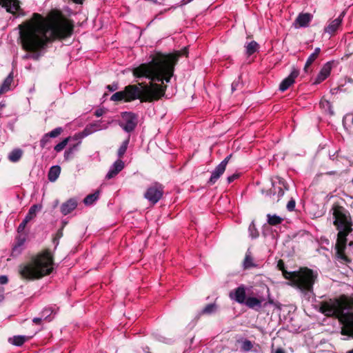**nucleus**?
Masks as SVG:
<instances>
[{"label": "nucleus", "mask_w": 353, "mask_h": 353, "mask_svg": "<svg viewBox=\"0 0 353 353\" xmlns=\"http://www.w3.org/2000/svg\"><path fill=\"white\" fill-rule=\"evenodd\" d=\"M8 282V276L6 275H1L0 276V284L4 285L6 284Z\"/></svg>", "instance_id": "3c124183"}, {"label": "nucleus", "mask_w": 353, "mask_h": 353, "mask_svg": "<svg viewBox=\"0 0 353 353\" xmlns=\"http://www.w3.org/2000/svg\"><path fill=\"white\" fill-rule=\"evenodd\" d=\"M332 211L333 224L338 231L335 244V256L339 262L348 263L351 260L347 257L345 250L347 236L352 232V219L350 212L342 206L333 205Z\"/></svg>", "instance_id": "7ed1b4c3"}, {"label": "nucleus", "mask_w": 353, "mask_h": 353, "mask_svg": "<svg viewBox=\"0 0 353 353\" xmlns=\"http://www.w3.org/2000/svg\"><path fill=\"white\" fill-rule=\"evenodd\" d=\"M180 53L176 54L161 55L148 63H142L132 70L136 78H147L152 81L168 83L173 75L174 67L178 61Z\"/></svg>", "instance_id": "f03ea898"}, {"label": "nucleus", "mask_w": 353, "mask_h": 353, "mask_svg": "<svg viewBox=\"0 0 353 353\" xmlns=\"http://www.w3.org/2000/svg\"><path fill=\"white\" fill-rule=\"evenodd\" d=\"M258 46V43L254 41L248 43L245 46L246 54H248V55H252L257 50Z\"/></svg>", "instance_id": "c756f323"}, {"label": "nucleus", "mask_w": 353, "mask_h": 353, "mask_svg": "<svg viewBox=\"0 0 353 353\" xmlns=\"http://www.w3.org/2000/svg\"><path fill=\"white\" fill-rule=\"evenodd\" d=\"M91 128V126L87 125L82 132L77 133V137H79V138H84L94 133V130H92Z\"/></svg>", "instance_id": "f704fd0d"}, {"label": "nucleus", "mask_w": 353, "mask_h": 353, "mask_svg": "<svg viewBox=\"0 0 353 353\" xmlns=\"http://www.w3.org/2000/svg\"><path fill=\"white\" fill-rule=\"evenodd\" d=\"M0 4L6 9L8 12L17 16H24L25 12L21 8L20 1L19 0H0Z\"/></svg>", "instance_id": "9d476101"}, {"label": "nucleus", "mask_w": 353, "mask_h": 353, "mask_svg": "<svg viewBox=\"0 0 353 353\" xmlns=\"http://www.w3.org/2000/svg\"><path fill=\"white\" fill-rule=\"evenodd\" d=\"M24 241V239H19L17 240V243L12 248V255L14 254V253L19 254L21 252V247L23 245Z\"/></svg>", "instance_id": "2f4dec72"}, {"label": "nucleus", "mask_w": 353, "mask_h": 353, "mask_svg": "<svg viewBox=\"0 0 353 353\" xmlns=\"http://www.w3.org/2000/svg\"><path fill=\"white\" fill-rule=\"evenodd\" d=\"M263 298L258 299L256 297L249 296L244 303L249 308L259 311L262 307V302Z\"/></svg>", "instance_id": "6ab92c4d"}, {"label": "nucleus", "mask_w": 353, "mask_h": 353, "mask_svg": "<svg viewBox=\"0 0 353 353\" xmlns=\"http://www.w3.org/2000/svg\"><path fill=\"white\" fill-rule=\"evenodd\" d=\"M117 88H118L117 84H112V85H107V89L111 92H113V91L117 90Z\"/></svg>", "instance_id": "5fc2aeb1"}, {"label": "nucleus", "mask_w": 353, "mask_h": 353, "mask_svg": "<svg viewBox=\"0 0 353 353\" xmlns=\"http://www.w3.org/2000/svg\"><path fill=\"white\" fill-rule=\"evenodd\" d=\"M110 100L113 101H125L124 92H123V90L115 92L114 94H113L111 96Z\"/></svg>", "instance_id": "e433bc0d"}, {"label": "nucleus", "mask_w": 353, "mask_h": 353, "mask_svg": "<svg viewBox=\"0 0 353 353\" xmlns=\"http://www.w3.org/2000/svg\"><path fill=\"white\" fill-rule=\"evenodd\" d=\"M317 59V57L312 53L307 58L305 66H304V72L307 73L309 72V67L312 64V63Z\"/></svg>", "instance_id": "473e14b6"}, {"label": "nucleus", "mask_w": 353, "mask_h": 353, "mask_svg": "<svg viewBox=\"0 0 353 353\" xmlns=\"http://www.w3.org/2000/svg\"><path fill=\"white\" fill-rule=\"evenodd\" d=\"M232 157V154L227 156L220 163L219 165H223V168H226V166Z\"/></svg>", "instance_id": "8fccbe9b"}, {"label": "nucleus", "mask_w": 353, "mask_h": 353, "mask_svg": "<svg viewBox=\"0 0 353 353\" xmlns=\"http://www.w3.org/2000/svg\"><path fill=\"white\" fill-rule=\"evenodd\" d=\"M28 337L22 335L14 336L12 338L8 339L10 343L15 346H21L27 340Z\"/></svg>", "instance_id": "b1692460"}, {"label": "nucleus", "mask_w": 353, "mask_h": 353, "mask_svg": "<svg viewBox=\"0 0 353 353\" xmlns=\"http://www.w3.org/2000/svg\"><path fill=\"white\" fill-rule=\"evenodd\" d=\"M321 310L326 316L339 318L343 324L341 334L353 339V299L331 300L323 303Z\"/></svg>", "instance_id": "20e7f679"}, {"label": "nucleus", "mask_w": 353, "mask_h": 353, "mask_svg": "<svg viewBox=\"0 0 353 353\" xmlns=\"http://www.w3.org/2000/svg\"><path fill=\"white\" fill-rule=\"evenodd\" d=\"M77 134H74L72 137H70V139L78 140L79 141H81V140L83 138H79V137H77Z\"/></svg>", "instance_id": "680f3d73"}, {"label": "nucleus", "mask_w": 353, "mask_h": 353, "mask_svg": "<svg viewBox=\"0 0 353 353\" xmlns=\"http://www.w3.org/2000/svg\"><path fill=\"white\" fill-rule=\"evenodd\" d=\"M4 289L3 288H0V303L4 300Z\"/></svg>", "instance_id": "4d7b16f0"}, {"label": "nucleus", "mask_w": 353, "mask_h": 353, "mask_svg": "<svg viewBox=\"0 0 353 353\" xmlns=\"http://www.w3.org/2000/svg\"><path fill=\"white\" fill-rule=\"evenodd\" d=\"M23 155L22 150L19 148H15L12 150L8 154V159L10 161L16 163L18 162Z\"/></svg>", "instance_id": "5701e85b"}, {"label": "nucleus", "mask_w": 353, "mask_h": 353, "mask_svg": "<svg viewBox=\"0 0 353 353\" xmlns=\"http://www.w3.org/2000/svg\"><path fill=\"white\" fill-rule=\"evenodd\" d=\"M81 141H79L77 143L74 144L73 145H70L68 150L71 154H74V153L78 150L79 145L81 144Z\"/></svg>", "instance_id": "49530a36"}, {"label": "nucleus", "mask_w": 353, "mask_h": 353, "mask_svg": "<svg viewBox=\"0 0 353 353\" xmlns=\"http://www.w3.org/2000/svg\"><path fill=\"white\" fill-rule=\"evenodd\" d=\"M320 52H321L320 48H316L314 49V51L312 52V54L316 55L318 57L319 55Z\"/></svg>", "instance_id": "bf43d9fd"}, {"label": "nucleus", "mask_w": 353, "mask_h": 353, "mask_svg": "<svg viewBox=\"0 0 353 353\" xmlns=\"http://www.w3.org/2000/svg\"><path fill=\"white\" fill-rule=\"evenodd\" d=\"M345 12H343L335 19L331 21L327 26L324 28V32L330 35L334 34L341 27Z\"/></svg>", "instance_id": "ddd939ff"}, {"label": "nucleus", "mask_w": 353, "mask_h": 353, "mask_svg": "<svg viewBox=\"0 0 353 353\" xmlns=\"http://www.w3.org/2000/svg\"><path fill=\"white\" fill-rule=\"evenodd\" d=\"M121 119L119 126L126 132L134 131L137 125V115L132 112H123L121 113Z\"/></svg>", "instance_id": "6e6552de"}, {"label": "nucleus", "mask_w": 353, "mask_h": 353, "mask_svg": "<svg viewBox=\"0 0 353 353\" xmlns=\"http://www.w3.org/2000/svg\"><path fill=\"white\" fill-rule=\"evenodd\" d=\"M88 125L92 127L91 129L92 130H94V132H95L97 131H99V130H103V129H106L107 128V125H106L102 124L99 121L95 122V123H90Z\"/></svg>", "instance_id": "58836bf2"}, {"label": "nucleus", "mask_w": 353, "mask_h": 353, "mask_svg": "<svg viewBox=\"0 0 353 353\" xmlns=\"http://www.w3.org/2000/svg\"><path fill=\"white\" fill-rule=\"evenodd\" d=\"M125 164L121 159H117L110 168L106 174V179H110L117 176L123 168Z\"/></svg>", "instance_id": "dca6fc26"}, {"label": "nucleus", "mask_w": 353, "mask_h": 353, "mask_svg": "<svg viewBox=\"0 0 353 353\" xmlns=\"http://www.w3.org/2000/svg\"><path fill=\"white\" fill-rule=\"evenodd\" d=\"M186 53H187V50L184 49V54H186Z\"/></svg>", "instance_id": "774afa93"}, {"label": "nucleus", "mask_w": 353, "mask_h": 353, "mask_svg": "<svg viewBox=\"0 0 353 353\" xmlns=\"http://www.w3.org/2000/svg\"><path fill=\"white\" fill-rule=\"evenodd\" d=\"M91 128V126L87 125L82 132L77 133V137H79V138H84L94 133V130H92Z\"/></svg>", "instance_id": "c9c22d12"}, {"label": "nucleus", "mask_w": 353, "mask_h": 353, "mask_svg": "<svg viewBox=\"0 0 353 353\" xmlns=\"http://www.w3.org/2000/svg\"><path fill=\"white\" fill-rule=\"evenodd\" d=\"M268 218V223L271 225H277L280 223H281L283 219L280 217L279 216H277L276 214H268L267 215Z\"/></svg>", "instance_id": "cd10ccee"}, {"label": "nucleus", "mask_w": 353, "mask_h": 353, "mask_svg": "<svg viewBox=\"0 0 353 353\" xmlns=\"http://www.w3.org/2000/svg\"><path fill=\"white\" fill-rule=\"evenodd\" d=\"M252 347H253V345L250 341H249L248 339H245L242 341L241 346V350L245 351V352H248V351H250L252 349Z\"/></svg>", "instance_id": "4c0bfd02"}, {"label": "nucleus", "mask_w": 353, "mask_h": 353, "mask_svg": "<svg viewBox=\"0 0 353 353\" xmlns=\"http://www.w3.org/2000/svg\"><path fill=\"white\" fill-rule=\"evenodd\" d=\"M29 221L28 220H26V219H24L22 222L19 224V225L18 226V228H17V232L19 233H21L22 232L24 229L26 228V226L27 225V223H28Z\"/></svg>", "instance_id": "c03bdc74"}, {"label": "nucleus", "mask_w": 353, "mask_h": 353, "mask_svg": "<svg viewBox=\"0 0 353 353\" xmlns=\"http://www.w3.org/2000/svg\"><path fill=\"white\" fill-rule=\"evenodd\" d=\"M243 265L245 269L256 266V265L253 263V259L251 256V252H250V250H248L245 254Z\"/></svg>", "instance_id": "c85d7f7f"}, {"label": "nucleus", "mask_w": 353, "mask_h": 353, "mask_svg": "<svg viewBox=\"0 0 353 353\" xmlns=\"http://www.w3.org/2000/svg\"><path fill=\"white\" fill-rule=\"evenodd\" d=\"M225 168H223V165H218L214 170L212 172L210 178L208 181V184L210 185H214L221 176L224 173Z\"/></svg>", "instance_id": "aec40b11"}, {"label": "nucleus", "mask_w": 353, "mask_h": 353, "mask_svg": "<svg viewBox=\"0 0 353 353\" xmlns=\"http://www.w3.org/2000/svg\"><path fill=\"white\" fill-rule=\"evenodd\" d=\"M130 136L128 135L127 139L123 141L121 145L118 149L117 156L119 157V158L123 157V156L125 154L130 142Z\"/></svg>", "instance_id": "bb28decb"}, {"label": "nucleus", "mask_w": 353, "mask_h": 353, "mask_svg": "<svg viewBox=\"0 0 353 353\" xmlns=\"http://www.w3.org/2000/svg\"><path fill=\"white\" fill-rule=\"evenodd\" d=\"M74 3L81 4L83 3V0H72Z\"/></svg>", "instance_id": "0e129e2a"}, {"label": "nucleus", "mask_w": 353, "mask_h": 353, "mask_svg": "<svg viewBox=\"0 0 353 353\" xmlns=\"http://www.w3.org/2000/svg\"><path fill=\"white\" fill-rule=\"evenodd\" d=\"M271 185L272 186V188L268 190H262V194H265L266 196H274L276 194H277L276 196V200L279 201V199L283 196L284 194V189H287L284 181L279 179V184L276 185L274 181H272Z\"/></svg>", "instance_id": "9b49d317"}, {"label": "nucleus", "mask_w": 353, "mask_h": 353, "mask_svg": "<svg viewBox=\"0 0 353 353\" xmlns=\"http://www.w3.org/2000/svg\"><path fill=\"white\" fill-rule=\"evenodd\" d=\"M245 289L243 285L238 287L234 292L230 293V297L239 303H244L245 302Z\"/></svg>", "instance_id": "f3484780"}, {"label": "nucleus", "mask_w": 353, "mask_h": 353, "mask_svg": "<svg viewBox=\"0 0 353 353\" xmlns=\"http://www.w3.org/2000/svg\"><path fill=\"white\" fill-rule=\"evenodd\" d=\"M280 270L283 271L286 279L290 278L294 287L303 294L304 299L310 301L314 295L313 285L316 279V274L310 269H301L299 272H288L284 270L285 264L280 260L277 265Z\"/></svg>", "instance_id": "0eeeda50"}, {"label": "nucleus", "mask_w": 353, "mask_h": 353, "mask_svg": "<svg viewBox=\"0 0 353 353\" xmlns=\"http://www.w3.org/2000/svg\"><path fill=\"white\" fill-rule=\"evenodd\" d=\"M296 202L293 199H292L290 201H288L286 208L288 211L292 212L294 210Z\"/></svg>", "instance_id": "37998d69"}, {"label": "nucleus", "mask_w": 353, "mask_h": 353, "mask_svg": "<svg viewBox=\"0 0 353 353\" xmlns=\"http://www.w3.org/2000/svg\"><path fill=\"white\" fill-rule=\"evenodd\" d=\"M72 157H73V155L71 154L68 150H66L65 151V152H64V158L66 160H68V159H71Z\"/></svg>", "instance_id": "6e6d98bb"}, {"label": "nucleus", "mask_w": 353, "mask_h": 353, "mask_svg": "<svg viewBox=\"0 0 353 353\" xmlns=\"http://www.w3.org/2000/svg\"><path fill=\"white\" fill-rule=\"evenodd\" d=\"M73 27V23L60 12L50 21L34 13L31 20L19 26L23 47L30 52L23 56V59L38 60L41 56L39 50L44 48L49 41L70 37Z\"/></svg>", "instance_id": "f257e3e1"}, {"label": "nucleus", "mask_w": 353, "mask_h": 353, "mask_svg": "<svg viewBox=\"0 0 353 353\" xmlns=\"http://www.w3.org/2000/svg\"><path fill=\"white\" fill-rule=\"evenodd\" d=\"M63 236V228H61V229H59L57 234H56V236L54 239V243H55L56 241H59V239H61V237ZM57 244H58V242L57 243Z\"/></svg>", "instance_id": "de8ad7c7"}, {"label": "nucleus", "mask_w": 353, "mask_h": 353, "mask_svg": "<svg viewBox=\"0 0 353 353\" xmlns=\"http://www.w3.org/2000/svg\"><path fill=\"white\" fill-rule=\"evenodd\" d=\"M346 353H353V349L351 350L347 351Z\"/></svg>", "instance_id": "338daca9"}, {"label": "nucleus", "mask_w": 353, "mask_h": 353, "mask_svg": "<svg viewBox=\"0 0 353 353\" xmlns=\"http://www.w3.org/2000/svg\"><path fill=\"white\" fill-rule=\"evenodd\" d=\"M299 71L294 68L290 75L284 79L279 85V90L284 92L288 90L294 83L295 79L299 76Z\"/></svg>", "instance_id": "4468645a"}, {"label": "nucleus", "mask_w": 353, "mask_h": 353, "mask_svg": "<svg viewBox=\"0 0 353 353\" xmlns=\"http://www.w3.org/2000/svg\"><path fill=\"white\" fill-rule=\"evenodd\" d=\"M321 104L323 107H325V105H327V106L329 108V109H330V108H331V105H330V102H329V101H321Z\"/></svg>", "instance_id": "13d9d810"}, {"label": "nucleus", "mask_w": 353, "mask_h": 353, "mask_svg": "<svg viewBox=\"0 0 353 353\" xmlns=\"http://www.w3.org/2000/svg\"><path fill=\"white\" fill-rule=\"evenodd\" d=\"M348 245H349L350 248V247H353V241L350 242Z\"/></svg>", "instance_id": "69168bd1"}, {"label": "nucleus", "mask_w": 353, "mask_h": 353, "mask_svg": "<svg viewBox=\"0 0 353 353\" xmlns=\"http://www.w3.org/2000/svg\"><path fill=\"white\" fill-rule=\"evenodd\" d=\"M99 196V191H96L93 194H88L83 199V203L86 205H90L94 203V201H96Z\"/></svg>", "instance_id": "a878e982"}, {"label": "nucleus", "mask_w": 353, "mask_h": 353, "mask_svg": "<svg viewBox=\"0 0 353 353\" xmlns=\"http://www.w3.org/2000/svg\"><path fill=\"white\" fill-rule=\"evenodd\" d=\"M61 173V168L59 165H53L50 168L48 174V180L54 182Z\"/></svg>", "instance_id": "4be33fe9"}, {"label": "nucleus", "mask_w": 353, "mask_h": 353, "mask_svg": "<svg viewBox=\"0 0 353 353\" xmlns=\"http://www.w3.org/2000/svg\"><path fill=\"white\" fill-rule=\"evenodd\" d=\"M43 317L44 319H47L48 316H46L44 314H43L42 317H35V318H34L32 321H33V323H34L36 324H40L41 321H42Z\"/></svg>", "instance_id": "603ef678"}, {"label": "nucleus", "mask_w": 353, "mask_h": 353, "mask_svg": "<svg viewBox=\"0 0 353 353\" xmlns=\"http://www.w3.org/2000/svg\"><path fill=\"white\" fill-rule=\"evenodd\" d=\"M332 66V63L330 61L325 63L318 74L314 83L319 84L326 79L330 74Z\"/></svg>", "instance_id": "2eb2a0df"}, {"label": "nucleus", "mask_w": 353, "mask_h": 353, "mask_svg": "<svg viewBox=\"0 0 353 353\" xmlns=\"http://www.w3.org/2000/svg\"><path fill=\"white\" fill-rule=\"evenodd\" d=\"M248 231L250 232V236L252 239H255V238L258 237L259 232H258L256 228H255V225L253 221L249 225Z\"/></svg>", "instance_id": "ea45409f"}, {"label": "nucleus", "mask_w": 353, "mask_h": 353, "mask_svg": "<svg viewBox=\"0 0 353 353\" xmlns=\"http://www.w3.org/2000/svg\"><path fill=\"white\" fill-rule=\"evenodd\" d=\"M103 114V111L101 110H97L96 112H95V115L97 117H99L101 116H102Z\"/></svg>", "instance_id": "052dcab7"}, {"label": "nucleus", "mask_w": 353, "mask_h": 353, "mask_svg": "<svg viewBox=\"0 0 353 353\" xmlns=\"http://www.w3.org/2000/svg\"><path fill=\"white\" fill-rule=\"evenodd\" d=\"M163 194V187L158 183H155L148 187L144 193V198L151 204L154 205L159 202Z\"/></svg>", "instance_id": "1a4fd4ad"}, {"label": "nucleus", "mask_w": 353, "mask_h": 353, "mask_svg": "<svg viewBox=\"0 0 353 353\" xmlns=\"http://www.w3.org/2000/svg\"><path fill=\"white\" fill-rule=\"evenodd\" d=\"M41 209V205H40L35 204V205H32L30 208L29 211L24 219H26L28 221H30L32 219H33L36 216L37 212L38 211H39Z\"/></svg>", "instance_id": "393cba45"}, {"label": "nucleus", "mask_w": 353, "mask_h": 353, "mask_svg": "<svg viewBox=\"0 0 353 353\" xmlns=\"http://www.w3.org/2000/svg\"><path fill=\"white\" fill-rule=\"evenodd\" d=\"M81 141H79L77 143L74 144L73 145H70L68 150L71 154H74V153L78 150L79 145L81 144Z\"/></svg>", "instance_id": "a18cd8bd"}, {"label": "nucleus", "mask_w": 353, "mask_h": 353, "mask_svg": "<svg viewBox=\"0 0 353 353\" xmlns=\"http://www.w3.org/2000/svg\"><path fill=\"white\" fill-rule=\"evenodd\" d=\"M70 140V137L64 139L63 141H61L60 143H59L54 146V150L57 152H59L61 150H63Z\"/></svg>", "instance_id": "72a5a7b5"}, {"label": "nucleus", "mask_w": 353, "mask_h": 353, "mask_svg": "<svg viewBox=\"0 0 353 353\" xmlns=\"http://www.w3.org/2000/svg\"><path fill=\"white\" fill-rule=\"evenodd\" d=\"M312 18L313 16L310 13H300L293 22L292 26L296 29L308 27Z\"/></svg>", "instance_id": "f8f14e48"}, {"label": "nucleus", "mask_w": 353, "mask_h": 353, "mask_svg": "<svg viewBox=\"0 0 353 353\" xmlns=\"http://www.w3.org/2000/svg\"><path fill=\"white\" fill-rule=\"evenodd\" d=\"M50 143V137L46 134H45L41 139L40 140V146L42 148H46Z\"/></svg>", "instance_id": "a19ab883"}, {"label": "nucleus", "mask_w": 353, "mask_h": 353, "mask_svg": "<svg viewBox=\"0 0 353 353\" xmlns=\"http://www.w3.org/2000/svg\"><path fill=\"white\" fill-rule=\"evenodd\" d=\"M275 353H285V352L283 348L279 347L276 350Z\"/></svg>", "instance_id": "e2e57ef3"}, {"label": "nucleus", "mask_w": 353, "mask_h": 353, "mask_svg": "<svg viewBox=\"0 0 353 353\" xmlns=\"http://www.w3.org/2000/svg\"><path fill=\"white\" fill-rule=\"evenodd\" d=\"M239 176V174H233L228 176V178H227L228 183H232L234 180L238 179Z\"/></svg>", "instance_id": "09e8293b"}, {"label": "nucleus", "mask_w": 353, "mask_h": 353, "mask_svg": "<svg viewBox=\"0 0 353 353\" xmlns=\"http://www.w3.org/2000/svg\"><path fill=\"white\" fill-rule=\"evenodd\" d=\"M62 132H63L62 128L58 127V128H56L54 130H52L51 132L47 133V134L50 138H56V137H59L61 134Z\"/></svg>", "instance_id": "79ce46f5"}, {"label": "nucleus", "mask_w": 353, "mask_h": 353, "mask_svg": "<svg viewBox=\"0 0 353 353\" xmlns=\"http://www.w3.org/2000/svg\"><path fill=\"white\" fill-rule=\"evenodd\" d=\"M239 85V79L236 81H234L232 83V91L234 92L237 89Z\"/></svg>", "instance_id": "864d4df0"}, {"label": "nucleus", "mask_w": 353, "mask_h": 353, "mask_svg": "<svg viewBox=\"0 0 353 353\" xmlns=\"http://www.w3.org/2000/svg\"><path fill=\"white\" fill-rule=\"evenodd\" d=\"M13 81V72H11L5 79L0 87V94H3L10 90L11 84Z\"/></svg>", "instance_id": "412c9836"}, {"label": "nucleus", "mask_w": 353, "mask_h": 353, "mask_svg": "<svg viewBox=\"0 0 353 353\" xmlns=\"http://www.w3.org/2000/svg\"><path fill=\"white\" fill-rule=\"evenodd\" d=\"M165 91V86L157 83H151L149 86L143 83L127 85L123 90L125 102H130L135 99H140L141 102H151L159 99L164 95Z\"/></svg>", "instance_id": "423d86ee"}, {"label": "nucleus", "mask_w": 353, "mask_h": 353, "mask_svg": "<svg viewBox=\"0 0 353 353\" xmlns=\"http://www.w3.org/2000/svg\"><path fill=\"white\" fill-rule=\"evenodd\" d=\"M77 206V201L74 198H71L62 203L60 208L61 212L63 215H67L72 212Z\"/></svg>", "instance_id": "a211bd4d"}, {"label": "nucleus", "mask_w": 353, "mask_h": 353, "mask_svg": "<svg viewBox=\"0 0 353 353\" xmlns=\"http://www.w3.org/2000/svg\"><path fill=\"white\" fill-rule=\"evenodd\" d=\"M52 256L48 250H46L33 259L31 262L21 265L19 272L23 279L30 280L40 279L52 272Z\"/></svg>", "instance_id": "39448f33"}, {"label": "nucleus", "mask_w": 353, "mask_h": 353, "mask_svg": "<svg viewBox=\"0 0 353 353\" xmlns=\"http://www.w3.org/2000/svg\"><path fill=\"white\" fill-rule=\"evenodd\" d=\"M217 310V305L215 303L208 304L201 311L202 314H212Z\"/></svg>", "instance_id": "7c9ffc66"}]
</instances>
